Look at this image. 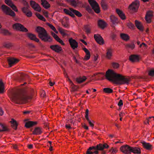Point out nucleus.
Here are the masks:
<instances>
[{
	"label": "nucleus",
	"mask_w": 154,
	"mask_h": 154,
	"mask_svg": "<svg viewBox=\"0 0 154 154\" xmlns=\"http://www.w3.org/2000/svg\"><path fill=\"white\" fill-rule=\"evenodd\" d=\"M139 6V2L136 0L129 5V8L131 11L136 12L137 11Z\"/></svg>",
	"instance_id": "6e6552de"
},
{
	"label": "nucleus",
	"mask_w": 154,
	"mask_h": 154,
	"mask_svg": "<svg viewBox=\"0 0 154 154\" xmlns=\"http://www.w3.org/2000/svg\"><path fill=\"white\" fill-rule=\"evenodd\" d=\"M121 37L122 39L125 40H128L129 39L128 35L125 34H121Z\"/></svg>",
	"instance_id": "e433bc0d"
},
{
	"label": "nucleus",
	"mask_w": 154,
	"mask_h": 154,
	"mask_svg": "<svg viewBox=\"0 0 154 154\" xmlns=\"http://www.w3.org/2000/svg\"><path fill=\"white\" fill-rule=\"evenodd\" d=\"M83 50L86 53V55L85 57L84 60H88L90 58V52L89 51L85 48H84Z\"/></svg>",
	"instance_id": "b1692460"
},
{
	"label": "nucleus",
	"mask_w": 154,
	"mask_h": 154,
	"mask_svg": "<svg viewBox=\"0 0 154 154\" xmlns=\"http://www.w3.org/2000/svg\"><path fill=\"white\" fill-rule=\"evenodd\" d=\"M86 79V78L84 76L83 77H80L76 78V81L79 83H81L84 82Z\"/></svg>",
	"instance_id": "473e14b6"
},
{
	"label": "nucleus",
	"mask_w": 154,
	"mask_h": 154,
	"mask_svg": "<svg viewBox=\"0 0 154 154\" xmlns=\"http://www.w3.org/2000/svg\"><path fill=\"white\" fill-rule=\"evenodd\" d=\"M110 152H112V153L113 154L116 153V152L117 150L116 149L112 148L110 150Z\"/></svg>",
	"instance_id": "4d7b16f0"
},
{
	"label": "nucleus",
	"mask_w": 154,
	"mask_h": 154,
	"mask_svg": "<svg viewBox=\"0 0 154 154\" xmlns=\"http://www.w3.org/2000/svg\"><path fill=\"white\" fill-rule=\"evenodd\" d=\"M5 2L6 4L9 6L10 7L13 4L12 1L10 0H5Z\"/></svg>",
	"instance_id": "a18cd8bd"
},
{
	"label": "nucleus",
	"mask_w": 154,
	"mask_h": 154,
	"mask_svg": "<svg viewBox=\"0 0 154 154\" xmlns=\"http://www.w3.org/2000/svg\"><path fill=\"white\" fill-rule=\"evenodd\" d=\"M116 12L122 20H124L126 19L125 15L121 11L117 9H116Z\"/></svg>",
	"instance_id": "5701e85b"
},
{
	"label": "nucleus",
	"mask_w": 154,
	"mask_h": 154,
	"mask_svg": "<svg viewBox=\"0 0 154 154\" xmlns=\"http://www.w3.org/2000/svg\"><path fill=\"white\" fill-rule=\"evenodd\" d=\"M23 4L24 5L26 6H29V4L26 1H25L23 2H22Z\"/></svg>",
	"instance_id": "bf43d9fd"
},
{
	"label": "nucleus",
	"mask_w": 154,
	"mask_h": 154,
	"mask_svg": "<svg viewBox=\"0 0 154 154\" xmlns=\"http://www.w3.org/2000/svg\"><path fill=\"white\" fill-rule=\"evenodd\" d=\"M126 47L127 48L133 49L135 47V45L133 42L128 44L126 45Z\"/></svg>",
	"instance_id": "c9c22d12"
},
{
	"label": "nucleus",
	"mask_w": 154,
	"mask_h": 154,
	"mask_svg": "<svg viewBox=\"0 0 154 154\" xmlns=\"http://www.w3.org/2000/svg\"><path fill=\"white\" fill-rule=\"evenodd\" d=\"M35 30L38 33V36L41 40L45 42H51L52 38L47 33L46 30L42 27L37 26Z\"/></svg>",
	"instance_id": "20e7f679"
},
{
	"label": "nucleus",
	"mask_w": 154,
	"mask_h": 154,
	"mask_svg": "<svg viewBox=\"0 0 154 154\" xmlns=\"http://www.w3.org/2000/svg\"><path fill=\"white\" fill-rule=\"evenodd\" d=\"M0 126H1V128H2V129H0V131L2 132L3 131H8V129L2 124L0 123Z\"/></svg>",
	"instance_id": "4c0bfd02"
},
{
	"label": "nucleus",
	"mask_w": 154,
	"mask_h": 154,
	"mask_svg": "<svg viewBox=\"0 0 154 154\" xmlns=\"http://www.w3.org/2000/svg\"><path fill=\"white\" fill-rule=\"evenodd\" d=\"M1 33L5 35H10L11 34L8 30L5 29H2L1 30Z\"/></svg>",
	"instance_id": "a19ab883"
},
{
	"label": "nucleus",
	"mask_w": 154,
	"mask_h": 154,
	"mask_svg": "<svg viewBox=\"0 0 154 154\" xmlns=\"http://www.w3.org/2000/svg\"><path fill=\"white\" fill-rule=\"evenodd\" d=\"M4 113V112L1 108L0 107V115L2 116Z\"/></svg>",
	"instance_id": "e2e57ef3"
},
{
	"label": "nucleus",
	"mask_w": 154,
	"mask_h": 154,
	"mask_svg": "<svg viewBox=\"0 0 154 154\" xmlns=\"http://www.w3.org/2000/svg\"><path fill=\"white\" fill-rule=\"evenodd\" d=\"M101 7L104 10L107 9V3L105 0H102L101 2Z\"/></svg>",
	"instance_id": "c756f323"
},
{
	"label": "nucleus",
	"mask_w": 154,
	"mask_h": 154,
	"mask_svg": "<svg viewBox=\"0 0 154 154\" xmlns=\"http://www.w3.org/2000/svg\"><path fill=\"white\" fill-rule=\"evenodd\" d=\"M3 46L7 48H10L12 46V45L10 43L5 42L4 43Z\"/></svg>",
	"instance_id": "ea45409f"
},
{
	"label": "nucleus",
	"mask_w": 154,
	"mask_h": 154,
	"mask_svg": "<svg viewBox=\"0 0 154 154\" xmlns=\"http://www.w3.org/2000/svg\"><path fill=\"white\" fill-rule=\"evenodd\" d=\"M135 25L137 28L141 31H143V27L140 22L137 20L135 21Z\"/></svg>",
	"instance_id": "c85d7f7f"
},
{
	"label": "nucleus",
	"mask_w": 154,
	"mask_h": 154,
	"mask_svg": "<svg viewBox=\"0 0 154 154\" xmlns=\"http://www.w3.org/2000/svg\"><path fill=\"white\" fill-rule=\"evenodd\" d=\"M8 61L10 66H11L17 63L19 60L13 58H10L8 59Z\"/></svg>",
	"instance_id": "f3484780"
},
{
	"label": "nucleus",
	"mask_w": 154,
	"mask_h": 154,
	"mask_svg": "<svg viewBox=\"0 0 154 154\" xmlns=\"http://www.w3.org/2000/svg\"><path fill=\"white\" fill-rule=\"evenodd\" d=\"M84 29L85 32L87 34L90 33L91 32V27L89 25H85L84 26Z\"/></svg>",
	"instance_id": "58836bf2"
},
{
	"label": "nucleus",
	"mask_w": 154,
	"mask_h": 154,
	"mask_svg": "<svg viewBox=\"0 0 154 154\" xmlns=\"http://www.w3.org/2000/svg\"><path fill=\"white\" fill-rule=\"evenodd\" d=\"M30 98L24 90H21L14 94L12 100L17 104H21Z\"/></svg>",
	"instance_id": "f03ea898"
},
{
	"label": "nucleus",
	"mask_w": 154,
	"mask_h": 154,
	"mask_svg": "<svg viewBox=\"0 0 154 154\" xmlns=\"http://www.w3.org/2000/svg\"><path fill=\"white\" fill-rule=\"evenodd\" d=\"M153 16V14L151 11H148L145 16V20L147 22L150 23L151 22V19Z\"/></svg>",
	"instance_id": "2eb2a0df"
},
{
	"label": "nucleus",
	"mask_w": 154,
	"mask_h": 154,
	"mask_svg": "<svg viewBox=\"0 0 154 154\" xmlns=\"http://www.w3.org/2000/svg\"><path fill=\"white\" fill-rule=\"evenodd\" d=\"M94 37L96 41L100 44H103L104 43V41L102 37L99 34H95Z\"/></svg>",
	"instance_id": "ddd939ff"
},
{
	"label": "nucleus",
	"mask_w": 154,
	"mask_h": 154,
	"mask_svg": "<svg viewBox=\"0 0 154 154\" xmlns=\"http://www.w3.org/2000/svg\"><path fill=\"white\" fill-rule=\"evenodd\" d=\"M48 142L50 143V145L51 146L49 148V150L50 151H52L53 150V149L52 147L51 146V141H49Z\"/></svg>",
	"instance_id": "680f3d73"
},
{
	"label": "nucleus",
	"mask_w": 154,
	"mask_h": 154,
	"mask_svg": "<svg viewBox=\"0 0 154 154\" xmlns=\"http://www.w3.org/2000/svg\"><path fill=\"white\" fill-rule=\"evenodd\" d=\"M48 25L53 30L54 32L56 33H57L58 32L57 31L55 27L52 24L48 23Z\"/></svg>",
	"instance_id": "c03bdc74"
},
{
	"label": "nucleus",
	"mask_w": 154,
	"mask_h": 154,
	"mask_svg": "<svg viewBox=\"0 0 154 154\" xmlns=\"http://www.w3.org/2000/svg\"><path fill=\"white\" fill-rule=\"evenodd\" d=\"M131 147L128 145H123L120 147L121 151L126 154H131Z\"/></svg>",
	"instance_id": "9d476101"
},
{
	"label": "nucleus",
	"mask_w": 154,
	"mask_h": 154,
	"mask_svg": "<svg viewBox=\"0 0 154 154\" xmlns=\"http://www.w3.org/2000/svg\"><path fill=\"white\" fill-rule=\"evenodd\" d=\"M151 118H153V120H154V116H151V117H149L146 119V123H148V124L149 123V122L150 121L149 119H150Z\"/></svg>",
	"instance_id": "6e6d98bb"
},
{
	"label": "nucleus",
	"mask_w": 154,
	"mask_h": 154,
	"mask_svg": "<svg viewBox=\"0 0 154 154\" xmlns=\"http://www.w3.org/2000/svg\"><path fill=\"white\" fill-rule=\"evenodd\" d=\"M123 104V103L122 100H119V103H118V105L119 106H122Z\"/></svg>",
	"instance_id": "5fc2aeb1"
},
{
	"label": "nucleus",
	"mask_w": 154,
	"mask_h": 154,
	"mask_svg": "<svg viewBox=\"0 0 154 154\" xmlns=\"http://www.w3.org/2000/svg\"><path fill=\"white\" fill-rule=\"evenodd\" d=\"M105 76L108 80L119 85H128L130 81L129 78H125L121 74L116 73L110 69L106 72Z\"/></svg>",
	"instance_id": "f257e3e1"
},
{
	"label": "nucleus",
	"mask_w": 154,
	"mask_h": 154,
	"mask_svg": "<svg viewBox=\"0 0 154 154\" xmlns=\"http://www.w3.org/2000/svg\"><path fill=\"white\" fill-rule=\"evenodd\" d=\"M29 6L25 7L22 8V11L25 14L29 10Z\"/></svg>",
	"instance_id": "79ce46f5"
},
{
	"label": "nucleus",
	"mask_w": 154,
	"mask_h": 154,
	"mask_svg": "<svg viewBox=\"0 0 154 154\" xmlns=\"http://www.w3.org/2000/svg\"><path fill=\"white\" fill-rule=\"evenodd\" d=\"M112 65L113 67L115 69L117 68L119 66V64L116 63H112Z\"/></svg>",
	"instance_id": "09e8293b"
},
{
	"label": "nucleus",
	"mask_w": 154,
	"mask_h": 154,
	"mask_svg": "<svg viewBox=\"0 0 154 154\" xmlns=\"http://www.w3.org/2000/svg\"><path fill=\"white\" fill-rule=\"evenodd\" d=\"M27 37L30 40L34 41L37 42H39V39L37 38L36 36L31 33H27L26 34Z\"/></svg>",
	"instance_id": "4468645a"
},
{
	"label": "nucleus",
	"mask_w": 154,
	"mask_h": 154,
	"mask_svg": "<svg viewBox=\"0 0 154 154\" xmlns=\"http://www.w3.org/2000/svg\"><path fill=\"white\" fill-rule=\"evenodd\" d=\"M1 8L3 11L6 14L14 17L15 16V12L10 8L5 5H3L1 6Z\"/></svg>",
	"instance_id": "0eeeda50"
},
{
	"label": "nucleus",
	"mask_w": 154,
	"mask_h": 154,
	"mask_svg": "<svg viewBox=\"0 0 154 154\" xmlns=\"http://www.w3.org/2000/svg\"><path fill=\"white\" fill-rule=\"evenodd\" d=\"M36 16L38 19L44 21H45L46 20L43 16L39 14H36Z\"/></svg>",
	"instance_id": "37998d69"
},
{
	"label": "nucleus",
	"mask_w": 154,
	"mask_h": 154,
	"mask_svg": "<svg viewBox=\"0 0 154 154\" xmlns=\"http://www.w3.org/2000/svg\"><path fill=\"white\" fill-rule=\"evenodd\" d=\"M69 42L71 47L73 49H75L78 47V42L75 40L71 38L69 39Z\"/></svg>",
	"instance_id": "f8f14e48"
},
{
	"label": "nucleus",
	"mask_w": 154,
	"mask_h": 154,
	"mask_svg": "<svg viewBox=\"0 0 154 154\" xmlns=\"http://www.w3.org/2000/svg\"><path fill=\"white\" fill-rule=\"evenodd\" d=\"M50 48L57 52H59L62 50L61 47L57 45H51Z\"/></svg>",
	"instance_id": "a211bd4d"
},
{
	"label": "nucleus",
	"mask_w": 154,
	"mask_h": 154,
	"mask_svg": "<svg viewBox=\"0 0 154 154\" xmlns=\"http://www.w3.org/2000/svg\"><path fill=\"white\" fill-rule=\"evenodd\" d=\"M129 59L132 62H138L139 61V58L138 56L135 55H132L129 57Z\"/></svg>",
	"instance_id": "6ab92c4d"
},
{
	"label": "nucleus",
	"mask_w": 154,
	"mask_h": 154,
	"mask_svg": "<svg viewBox=\"0 0 154 154\" xmlns=\"http://www.w3.org/2000/svg\"><path fill=\"white\" fill-rule=\"evenodd\" d=\"M131 152L137 154L141 153L140 149L139 148L136 147H131Z\"/></svg>",
	"instance_id": "4be33fe9"
},
{
	"label": "nucleus",
	"mask_w": 154,
	"mask_h": 154,
	"mask_svg": "<svg viewBox=\"0 0 154 154\" xmlns=\"http://www.w3.org/2000/svg\"><path fill=\"white\" fill-rule=\"evenodd\" d=\"M37 122L33 121H28L25 123V127L27 128H29L37 124Z\"/></svg>",
	"instance_id": "aec40b11"
},
{
	"label": "nucleus",
	"mask_w": 154,
	"mask_h": 154,
	"mask_svg": "<svg viewBox=\"0 0 154 154\" xmlns=\"http://www.w3.org/2000/svg\"><path fill=\"white\" fill-rule=\"evenodd\" d=\"M80 41L83 43L85 45H87V43L83 39H81Z\"/></svg>",
	"instance_id": "774afa93"
},
{
	"label": "nucleus",
	"mask_w": 154,
	"mask_h": 154,
	"mask_svg": "<svg viewBox=\"0 0 154 154\" xmlns=\"http://www.w3.org/2000/svg\"><path fill=\"white\" fill-rule=\"evenodd\" d=\"M110 19L111 21L113 24L118 23L117 18L114 15H112L110 16Z\"/></svg>",
	"instance_id": "2f4dec72"
},
{
	"label": "nucleus",
	"mask_w": 154,
	"mask_h": 154,
	"mask_svg": "<svg viewBox=\"0 0 154 154\" xmlns=\"http://www.w3.org/2000/svg\"><path fill=\"white\" fill-rule=\"evenodd\" d=\"M143 147L148 150H151L152 148V145L149 143H147L145 141H142L141 142Z\"/></svg>",
	"instance_id": "dca6fc26"
},
{
	"label": "nucleus",
	"mask_w": 154,
	"mask_h": 154,
	"mask_svg": "<svg viewBox=\"0 0 154 154\" xmlns=\"http://www.w3.org/2000/svg\"><path fill=\"white\" fill-rule=\"evenodd\" d=\"M51 35L54 37V38L55 39L58 36L55 33H54L53 32H51Z\"/></svg>",
	"instance_id": "13d9d810"
},
{
	"label": "nucleus",
	"mask_w": 154,
	"mask_h": 154,
	"mask_svg": "<svg viewBox=\"0 0 154 154\" xmlns=\"http://www.w3.org/2000/svg\"><path fill=\"white\" fill-rule=\"evenodd\" d=\"M149 75L151 76H154V69H152L149 71Z\"/></svg>",
	"instance_id": "49530a36"
},
{
	"label": "nucleus",
	"mask_w": 154,
	"mask_h": 154,
	"mask_svg": "<svg viewBox=\"0 0 154 154\" xmlns=\"http://www.w3.org/2000/svg\"><path fill=\"white\" fill-rule=\"evenodd\" d=\"M82 127L83 128H84L86 130L88 129V126L86 125L85 124H84L82 125Z\"/></svg>",
	"instance_id": "052dcab7"
},
{
	"label": "nucleus",
	"mask_w": 154,
	"mask_h": 154,
	"mask_svg": "<svg viewBox=\"0 0 154 154\" xmlns=\"http://www.w3.org/2000/svg\"><path fill=\"white\" fill-rule=\"evenodd\" d=\"M98 26L102 29H104L106 26V23L103 20L100 19L98 21Z\"/></svg>",
	"instance_id": "412c9836"
},
{
	"label": "nucleus",
	"mask_w": 154,
	"mask_h": 154,
	"mask_svg": "<svg viewBox=\"0 0 154 154\" xmlns=\"http://www.w3.org/2000/svg\"><path fill=\"white\" fill-rule=\"evenodd\" d=\"M109 146L106 143L103 144L99 143L97 144L96 146H92L90 147L87 150L86 154H98V151H101V154H105L106 151L104 150V149H107Z\"/></svg>",
	"instance_id": "7ed1b4c3"
},
{
	"label": "nucleus",
	"mask_w": 154,
	"mask_h": 154,
	"mask_svg": "<svg viewBox=\"0 0 154 154\" xmlns=\"http://www.w3.org/2000/svg\"><path fill=\"white\" fill-rule=\"evenodd\" d=\"M25 14L26 15V16L29 17H30L32 16V12L29 10L27 12H26Z\"/></svg>",
	"instance_id": "8fccbe9b"
},
{
	"label": "nucleus",
	"mask_w": 154,
	"mask_h": 154,
	"mask_svg": "<svg viewBox=\"0 0 154 154\" xmlns=\"http://www.w3.org/2000/svg\"><path fill=\"white\" fill-rule=\"evenodd\" d=\"M88 112H89V110L88 109H86L85 112V118H88Z\"/></svg>",
	"instance_id": "864d4df0"
},
{
	"label": "nucleus",
	"mask_w": 154,
	"mask_h": 154,
	"mask_svg": "<svg viewBox=\"0 0 154 154\" xmlns=\"http://www.w3.org/2000/svg\"><path fill=\"white\" fill-rule=\"evenodd\" d=\"M42 132L41 129L39 127L35 128L34 131H33L32 134L34 135H39Z\"/></svg>",
	"instance_id": "393cba45"
},
{
	"label": "nucleus",
	"mask_w": 154,
	"mask_h": 154,
	"mask_svg": "<svg viewBox=\"0 0 154 154\" xmlns=\"http://www.w3.org/2000/svg\"><path fill=\"white\" fill-rule=\"evenodd\" d=\"M31 112L30 111H25L23 112V113L24 114H28L29 113Z\"/></svg>",
	"instance_id": "0e129e2a"
},
{
	"label": "nucleus",
	"mask_w": 154,
	"mask_h": 154,
	"mask_svg": "<svg viewBox=\"0 0 154 154\" xmlns=\"http://www.w3.org/2000/svg\"><path fill=\"white\" fill-rule=\"evenodd\" d=\"M112 49L109 48L107 50L106 57L107 58L109 59L111 58V56H112Z\"/></svg>",
	"instance_id": "bb28decb"
},
{
	"label": "nucleus",
	"mask_w": 154,
	"mask_h": 154,
	"mask_svg": "<svg viewBox=\"0 0 154 154\" xmlns=\"http://www.w3.org/2000/svg\"><path fill=\"white\" fill-rule=\"evenodd\" d=\"M11 122V126L12 128L16 130L17 126V124L16 121L14 119H12Z\"/></svg>",
	"instance_id": "7c9ffc66"
},
{
	"label": "nucleus",
	"mask_w": 154,
	"mask_h": 154,
	"mask_svg": "<svg viewBox=\"0 0 154 154\" xmlns=\"http://www.w3.org/2000/svg\"><path fill=\"white\" fill-rule=\"evenodd\" d=\"M89 3L92 7V9L97 14L99 13L100 12V7L98 4L95 0H88Z\"/></svg>",
	"instance_id": "423d86ee"
},
{
	"label": "nucleus",
	"mask_w": 154,
	"mask_h": 154,
	"mask_svg": "<svg viewBox=\"0 0 154 154\" xmlns=\"http://www.w3.org/2000/svg\"><path fill=\"white\" fill-rule=\"evenodd\" d=\"M13 27L14 29L22 32H27L28 31V29L26 28L20 23H15L13 25Z\"/></svg>",
	"instance_id": "1a4fd4ad"
},
{
	"label": "nucleus",
	"mask_w": 154,
	"mask_h": 154,
	"mask_svg": "<svg viewBox=\"0 0 154 154\" xmlns=\"http://www.w3.org/2000/svg\"><path fill=\"white\" fill-rule=\"evenodd\" d=\"M87 121L88 122L90 126L91 127H93L94 126V125L92 123L91 121L89 120V118H86Z\"/></svg>",
	"instance_id": "3c124183"
},
{
	"label": "nucleus",
	"mask_w": 154,
	"mask_h": 154,
	"mask_svg": "<svg viewBox=\"0 0 154 154\" xmlns=\"http://www.w3.org/2000/svg\"><path fill=\"white\" fill-rule=\"evenodd\" d=\"M66 128H68L69 129H71L72 128L69 125H66Z\"/></svg>",
	"instance_id": "338daca9"
},
{
	"label": "nucleus",
	"mask_w": 154,
	"mask_h": 154,
	"mask_svg": "<svg viewBox=\"0 0 154 154\" xmlns=\"http://www.w3.org/2000/svg\"><path fill=\"white\" fill-rule=\"evenodd\" d=\"M41 4L46 9H47L50 7V5L45 0H41Z\"/></svg>",
	"instance_id": "a878e982"
},
{
	"label": "nucleus",
	"mask_w": 154,
	"mask_h": 154,
	"mask_svg": "<svg viewBox=\"0 0 154 154\" xmlns=\"http://www.w3.org/2000/svg\"><path fill=\"white\" fill-rule=\"evenodd\" d=\"M58 30L60 34L63 36H65L68 35L66 33L67 32V31L66 30L60 27H59L58 28Z\"/></svg>",
	"instance_id": "cd10ccee"
},
{
	"label": "nucleus",
	"mask_w": 154,
	"mask_h": 154,
	"mask_svg": "<svg viewBox=\"0 0 154 154\" xmlns=\"http://www.w3.org/2000/svg\"><path fill=\"white\" fill-rule=\"evenodd\" d=\"M11 7L13 9V10L15 11L16 12L18 11V10L17 9L16 6L13 4L12 5V6H11Z\"/></svg>",
	"instance_id": "603ef678"
},
{
	"label": "nucleus",
	"mask_w": 154,
	"mask_h": 154,
	"mask_svg": "<svg viewBox=\"0 0 154 154\" xmlns=\"http://www.w3.org/2000/svg\"><path fill=\"white\" fill-rule=\"evenodd\" d=\"M27 77V75H21V79L22 80H23L25 79V78L26 77Z\"/></svg>",
	"instance_id": "69168bd1"
},
{
	"label": "nucleus",
	"mask_w": 154,
	"mask_h": 154,
	"mask_svg": "<svg viewBox=\"0 0 154 154\" xmlns=\"http://www.w3.org/2000/svg\"><path fill=\"white\" fill-rule=\"evenodd\" d=\"M103 91L105 93L108 94L111 93L113 92V91L112 89L109 88H104Z\"/></svg>",
	"instance_id": "72a5a7b5"
},
{
	"label": "nucleus",
	"mask_w": 154,
	"mask_h": 154,
	"mask_svg": "<svg viewBox=\"0 0 154 154\" xmlns=\"http://www.w3.org/2000/svg\"><path fill=\"white\" fill-rule=\"evenodd\" d=\"M30 5L31 7L35 11L40 12L41 8L38 4L35 2L34 1L31 0L30 2Z\"/></svg>",
	"instance_id": "9b49d317"
},
{
	"label": "nucleus",
	"mask_w": 154,
	"mask_h": 154,
	"mask_svg": "<svg viewBox=\"0 0 154 154\" xmlns=\"http://www.w3.org/2000/svg\"><path fill=\"white\" fill-rule=\"evenodd\" d=\"M5 90L4 85L2 80L0 81V93H2Z\"/></svg>",
	"instance_id": "f704fd0d"
},
{
	"label": "nucleus",
	"mask_w": 154,
	"mask_h": 154,
	"mask_svg": "<svg viewBox=\"0 0 154 154\" xmlns=\"http://www.w3.org/2000/svg\"><path fill=\"white\" fill-rule=\"evenodd\" d=\"M63 11L66 14L69 15L73 17H75V15L78 17H81L82 16V14L79 11L72 8H70L69 10L64 9Z\"/></svg>",
	"instance_id": "39448f33"
},
{
	"label": "nucleus",
	"mask_w": 154,
	"mask_h": 154,
	"mask_svg": "<svg viewBox=\"0 0 154 154\" xmlns=\"http://www.w3.org/2000/svg\"><path fill=\"white\" fill-rule=\"evenodd\" d=\"M127 25L129 28L130 29H133L134 27V25L131 22L128 23Z\"/></svg>",
	"instance_id": "de8ad7c7"
}]
</instances>
